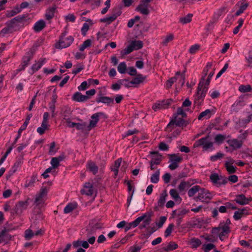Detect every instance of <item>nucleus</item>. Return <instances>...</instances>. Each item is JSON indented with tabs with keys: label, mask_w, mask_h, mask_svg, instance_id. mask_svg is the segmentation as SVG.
I'll return each mask as SVG.
<instances>
[{
	"label": "nucleus",
	"mask_w": 252,
	"mask_h": 252,
	"mask_svg": "<svg viewBox=\"0 0 252 252\" xmlns=\"http://www.w3.org/2000/svg\"><path fill=\"white\" fill-rule=\"evenodd\" d=\"M245 105L246 103L243 100H239L238 101H236L234 104V105L235 106L236 109H243V107Z\"/></svg>",
	"instance_id": "nucleus-63"
},
{
	"label": "nucleus",
	"mask_w": 252,
	"mask_h": 252,
	"mask_svg": "<svg viewBox=\"0 0 252 252\" xmlns=\"http://www.w3.org/2000/svg\"><path fill=\"white\" fill-rule=\"evenodd\" d=\"M212 115L211 111H202L198 116V119L203 120V118L206 119H209Z\"/></svg>",
	"instance_id": "nucleus-43"
},
{
	"label": "nucleus",
	"mask_w": 252,
	"mask_h": 252,
	"mask_svg": "<svg viewBox=\"0 0 252 252\" xmlns=\"http://www.w3.org/2000/svg\"><path fill=\"white\" fill-rule=\"evenodd\" d=\"M174 38V36L172 33H169L163 38L161 44L163 46H166L169 42L172 41Z\"/></svg>",
	"instance_id": "nucleus-39"
},
{
	"label": "nucleus",
	"mask_w": 252,
	"mask_h": 252,
	"mask_svg": "<svg viewBox=\"0 0 252 252\" xmlns=\"http://www.w3.org/2000/svg\"><path fill=\"white\" fill-rule=\"evenodd\" d=\"M215 245L213 244H208L203 245V250L204 252H209L211 250L215 249Z\"/></svg>",
	"instance_id": "nucleus-59"
},
{
	"label": "nucleus",
	"mask_w": 252,
	"mask_h": 252,
	"mask_svg": "<svg viewBox=\"0 0 252 252\" xmlns=\"http://www.w3.org/2000/svg\"><path fill=\"white\" fill-rule=\"evenodd\" d=\"M239 90L242 93L250 92L252 90V87L250 85H241L239 88Z\"/></svg>",
	"instance_id": "nucleus-54"
},
{
	"label": "nucleus",
	"mask_w": 252,
	"mask_h": 252,
	"mask_svg": "<svg viewBox=\"0 0 252 252\" xmlns=\"http://www.w3.org/2000/svg\"><path fill=\"white\" fill-rule=\"evenodd\" d=\"M45 21L43 20H40L35 23L33 29L35 32H39L45 27Z\"/></svg>",
	"instance_id": "nucleus-27"
},
{
	"label": "nucleus",
	"mask_w": 252,
	"mask_h": 252,
	"mask_svg": "<svg viewBox=\"0 0 252 252\" xmlns=\"http://www.w3.org/2000/svg\"><path fill=\"white\" fill-rule=\"evenodd\" d=\"M209 136L200 138L195 141L194 143V147H198L202 146L203 149L207 150L213 147V144L211 141H208Z\"/></svg>",
	"instance_id": "nucleus-10"
},
{
	"label": "nucleus",
	"mask_w": 252,
	"mask_h": 252,
	"mask_svg": "<svg viewBox=\"0 0 252 252\" xmlns=\"http://www.w3.org/2000/svg\"><path fill=\"white\" fill-rule=\"evenodd\" d=\"M248 211L245 208L239 209L234 212L233 218L235 220H240L245 214H247Z\"/></svg>",
	"instance_id": "nucleus-29"
},
{
	"label": "nucleus",
	"mask_w": 252,
	"mask_h": 252,
	"mask_svg": "<svg viewBox=\"0 0 252 252\" xmlns=\"http://www.w3.org/2000/svg\"><path fill=\"white\" fill-rule=\"evenodd\" d=\"M100 228H101V227L98 223H96L94 225H89L86 229V238H89L91 236H94L96 231Z\"/></svg>",
	"instance_id": "nucleus-18"
},
{
	"label": "nucleus",
	"mask_w": 252,
	"mask_h": 252,
	"mask_svg": "<svg viewBox=\"0 0 252 252\" xmlns=\"http://www.w3.org/2000/svg\"><path fill=\"white\" fill-rule=\"evenodd\" d=\"M57 98V95L56 93H53L52 96L51 102L49 104L50 109L53 110L55 109V103Z\"/></svg>",
	"instance_id": "nucleus-50"
},
{
	"label": "nucleus",
	"mask_w": 252,
	"mask_h": 252,
	"mask_svg": "<svg viewBox=\"0 0 252 252\" xmlns=\"http://www.w3.org/2000/svg\"><path fill=\"white\" fill-rule=\"evenodd\" d=\"M210 179L213 185L217 187L224 185L227 183V179L226 177L219 176L217 173L211 174L210 176Z\"/></svg>",
	"instance_id": "nucleus-9"
},
{
	"label": "nucleus",
	"mask_w": 252,
	"mask_h": 252,
	"mask_svg": "<svg viewBox=\"0 0 252 252\" xmlns=\"http://www.w3.org/2000/svg\"><path fill=\"white\" fill-rule=\"evenodd\" d=\"M246 59L248 63V66L252 67V51L249 52L248 56L246 57Z\"/></svg>",
	"instance_id": "nucleus-64"
},
{
	"label": "nucleus",
	"mask_w": 252,
	"mask_h": 252,
	"mask_svg": "<svg viewBox=\"0 0 252 252\" xmlns=\"http://www.w3.org/2000/svg\"><path fill=\"white\" fill-rule=\"evenodd\" d=\"M190 183L189 181H182L178 186V189L180 192L185 190L187 188L190 186Z\"/></svg>",
	"instance_id": "nucleus-42"
},
{
	"label": "nucleus",
	"mask_w": 252,
	"mask_h": 252,
	"mask_svg": "<svg viewBox=\"0 0 252 252\" xmlns=\"http://www.w3.org/2000/svg\"><path fill=\"white\" fill-rule=\"evenodd\" d=\"M116 18L112 16V15L107 18H103L100 19V22H105L107 23L108 24H110L111 22L114 21Z\"/></svg>",
	"instance_id": "nucleus-62"
},
{
	"label": "nucleus",
	"mask_w": 252,
	"mask_h": 252,
	"mask_svg": "<svg viewBox=\"0 0 252 252\" xmlns=\"http://www.w3.org/2000/svg\"><path fill=\"white\" fill-rule=\"evenodd\" d=\"M81 193L83 194L91 196L94 193L93 188H90L89 189H83L81 190Z\"/></svg>",
	"instance_id": "nucleus-57"
},
{
	"label": "nucleus",
	"mask_w": 252,
	"mask_h": 252,
	"mask_svg": "<svg viewBox=\"0 0 252 252\" xmlns=\"http://www.w3.org/2000/svg\"><path fill=\"white\" fill-rule=\"evenodd\" d=\"M32 117V114H31L28 115V116H27V118L26 119L25 122L24 123L23 125L19 128V129L18 131V135H17V137L14 139V141L12 144L13 145L17 143L18 139L20 137V136L21 135L22 132L26 128L27 126L29 123V121L30 120Z\"/></svg>",
	"instance_id": "nucleus-15"
},
{
	"label": "nucleus",
	"mask_w": 252,
	"mask_h": 252,
	"mask_svg": "<svg viewBox=\"0 0 252 252\" xmlns=\"http://www.w3.org/2000/svg\"><path fill=\"white\" fill-rule=\"evenodd\" d=\"M226 138L225 135H222L221 134H217L215 138V142L219 144H221L225 140Z\"/></svg>",
	"instance_id": "nucleus-48"
},
{
	"label": "nucleus",
	"mask_w": 252,
	"mask_h": 252,
	"mask_svg": "<svg viewBox=\"0 0 252 252\" xmlns=\"http://www.w3.org/2000/svg\"><path fill=\"white\" fill-rule=\"evenodd\" d=\"M227 143L233 150H237L242 148L243 143L242 141L239 140L237 138H233L227 140Z\"/></svg>",
	"instance_id": "nucleus-16"
},
{
	"label": "nucleus",
	"mask_w": 252,
	"mask_h": 252,
	"mask_svg": "<svg viewBox=\"0 0 252 252\" xmlns=\"http://www.w3.org/2000/svg\"><path fill=\"white\" fill-rule=\"evenodd\" d=\"M122 13L121 7L116 6L112 9V15L116 19L120 16Z\"/></svg>",
	"instance_id": "nucleus-49"
},
{
	"label": "nucleus",
	"mask_w": 252,
	"mask_h": 252,
	"mask_svg": "<svg viewBox=\"0 0 252 252\" xmlns=\"http://www.w3.org/2000/svg\"><path fill=\"white\" fill-rule=\"evenodd\" d=\"M168 194L166 190H163L160 195V197L158 201V206L159 207H162L166 200V197Z\"/></svg>",
	"instance_id": "nucleus-30"
},
{
	"label": "nucleus",
	"mask_w": 252,
	"mask_h": 252,
	"mask_svg": "<svg viewBox=\"0 0 252 252\" xmlns=\"http://www.w3.org/2000/svg\"><path fill=\"white\" fill-rule=\"evenodd\" d=\"M122 162V158H119L117 159L115 162L113 166L111 167V170L114 172V174L115 176H117L119 172V168L120 166L121 163Z\"/></svg>",
	"instance_id": "nucleus-34"
},
{
	"label": "nucleus",
	"mask_w": 252,
	"mask_h": 252,
	"mask_svg": "<svg viewBox=\"0 0 252 252\" xmlns=\"http://www.w3.org/2000/svg\"><path fill=\"white\" fill-rule=\"evenodd\" d=\"M149 4H146L144 0H140L139 4L136 7L135 10L145 15L150 13Z\"/></svg>",
	"instance_id": "nucleus-13"
},
{
	"label": "nucleus",
	"mask_w": 252,
	"mask_h": 252,
	"mask_svg": "<svg viewBox=\"0 0 252 252\" xmlns=\"http://www.w3.org/2000/svg\"><path fill=\"white\" fill-rule=\"evenodd\" d=\"M65 32L63 33L60 38L55 44V47L57 49H63L69 47L73 42L74 38L71 36L65 37Z\"/></svg>",
	"instance_id": "nucleus-4"
},
{
	"label": "nucleus",
	"mask_w": 252,
	"mask_h": 252,
	"mask_svg": "<svg viewBox=\"0 0 252 252\" xmlns=\"http://www.w3.org/2000/svg\"><path fill=\"white\" fill-rule=\"evenodd\" d=\"M237 5L240 7L239 9L235 13V15L237 16L240 15L241 14L244 12V11L249 6V3L247 2H245L244 0H242V1L238 2Z\"/></svg>",
	"instance_id": "nucleus-22"
},
{
	"label": "nucleus",
	"mask_w": 252,
	"mask_h": 252,
	"mask_svg": "<svg viewBox=\"0 0 252 252\" xmlns=\"http://www.w3.org/2000/svg\"><path fill=\"white\" fill-rule=\"evenodd\" d=\"M46 59H41L38 62L33 64L32 66V73H34L40 69L41 66L46 63Z\"/></svg>",
	"instance_id": "nucleus-28"
},
{
	"label": "nucleus",
	"mask_w": 252,
	"mask_h": 252,
	"mask_svg": "<svg viewBox=\"0 0 252 252\" xmlns=\"http://www.w3.org/2000/svg\"><path fill=\"white\" fill-rule=\"evenodd\" d=\"M9 230L5 227L0 228V242L7 243L11 239V235L8 233Z\"/></svg>",
	"instance_id": "nucleus-14"
},
{
	"label": "nucleus",
	"mask_w": 252,
	"mask_h": 252,
	"mask_svg": "<svg viewBox=\"0 0 252 252\" xmlns=\"http://www.w3.org/2000/svg\"><path fill=\"white\" fill-rule=\"evenodd\" d=\"M92 43V41L90 39H87L85 40L82 44H81L79 47V50L80 51H83L84 50L90 46H91Z\"/></svg>",
	"instance_id": "nucleus-47"
},
{
	"label": "nucleus",
	"mask_w": 252,
	"mask_h": 252,
	"mask_svg": "<svg viewBox=\"0 0 252 252\" xmlns=\"http://www.w3.org/2000/svg\"><path fill=\"white\" fill-rule=\"evenodd\" d=\"M47 192L48 191L46 188H42L40 193L36 196L35 202H38L40 201L44 196L46 195Z\"/></svg>",
	"instance_id": "nucleus-40"
},
{
	"label": "nucleus",
	"mask_w": 252,
	"mask_h": 252,
	"mask_svg": "<svg viewBox=\"0 0 252 252\" xmlns=\"http://www.w3.org/2000/svg\"><path fill=\"white\" fill-rule=\"evenodd\" d=\"M72 98L73 100L77 102H83L88 99V96L82 94L80 92H76L73 94Z\"/></svg>",
	"instance_id": "nucleus-24"
},
{
	"label": "nucleus",
	"mask_w": 252,
	"mask_h": 252,
	"mask_svg": "<svg viewBox=\"0 0 252 252\" xmlns=\"http://www.w3.org/2000/svg\"><path fill=\"white\" fill-rule=\"evenodd\" d=\"M201 241L198 238H192L191 241V245L193 248H196L201 245Z\"/></svg>",
	"instance_id": "nucleus-56"
},
{
	"label": "nucleus",
	"mask_w": 252,
	"mask_h": 252,
	"mask_svg": "<svg viewBox=\"0 0 252 252\" xmlns=\"http://www.w3.org/2000/svg\"><path fill=\"white\" fill-rule=\"evenodd\" d=\"M169 160V162L171 164L168 167L171 170H174L179 167V164L183 160V158L179 155V154H174L168 155Z\"/></svg>",
	"instance_id": "nucleus-7"
},
{
	"label": "nucleus",
	"mask_w": 252,
	"mask_h": 252,
	"mask_svg": "<svg viewBox=\"0 0 252 252\" xmlns=\"http://www.w3.org/2000/svg\"><path fill=\"white\" fill-rule=\"evenodd\" d=\"M153 215V213L152 212H147L143 214L141 216L138 217L142 218V221H143L142 223L139 226V228L140 229L146 228L147 226L150 224L152 220L151 217Z\"/></svg>",
	"instance_id": "nucleus-11"
},
{
	"label": "nucleus",
	"mask_w": 252,
	"mask_h": 252,
	"mask_svg": "<svg viewBox=\"0 0 252 252\" xmlns=\"http://www.w3.org/2000/svg\"><path fill=\"white\" fill-rule=\"evenodd\" d=\"M23 18L24 17L22 16H18L6 22L5 24L7 27L12 30V28L17 25L18 23L21 22L23 21Z\"/></svg>",
	"instance_id": "nucleus-19"
},
{
	"label": "nucleus",
	"mask_w": 252,
	"mask_h": 252,
	"mask_svg": "<svg viewBox=\"0 0 252 252\" xmlns=\"http://www.w3.org/2000/svg\"><path fill=\"white\" fill-rule=\"evenodd\" d=\"M169 194L171 197L176 201H179L181 202L182 200L181 197L180 196L178 191L175 189H171L169 191Z\"/></svg>",
	"instance_id": "nucleus-38"
},
{
	"label": "nucleus",
	"mask_w": 252,
	"mask_h": 252,
	"mask_svg": "<svg viewBox=\"0 0 252 252\" xmlns=\"http://www.w3.org/2000/svg\"><path fill=\"white\" fill-rule=\"evenodd\" d=\"M34 236V232L30 229H28L25 231V238L27 240H30Z\"/></svg>",
	"instance_id": "nucleus-51"
},
{
	"label": "nucleus",
	"mask_w": 252,
	"mask_h": 252,
	"mask_svg": "<svg viewBox=\"0 0 252 252\" xmlns=\"http://www.w3.org/2000/svg\"><path fill=\"white\" fill-rule=\"evenodd\" d=\"M201 190V187L198 185H195L191 188L188 191V195L189 197L194 195Z\"/></svg>",
	"instance_id": "nucleus-33"
},
{
	"label": "nucleus",
	"mask_w": 252,
	"mask_h": 252,
	"mask_svg": "<svg viewBox=\"0 0 252 252\" xmlns=\"http://www.w3.org/2000/svg\"><path fill=\"white\" fill-rule=\"evenodd\" d=\"M173 100L171 99L163 100L161 101H158L153 105V109H167Z\"/></svg>",
	"instance_id": "nucleus-12"
},
{
	"label": "nucleus",
	"mask_w": 252,
	"mask_h": 252,
	"mask_svg": "<svg viewBox=\"0 0 252 252\" xmlns=\"http://www.w3.org/2000/svg\"><path fill=\"white\" fill-rule=\"evenodd\" d=\"M143 44L140 40H132L130 44L121 52L122 56L129 54L134 50H137L143 47Z\"/></svg>",
	"instance_id": "nucleus-5"
},
{
	"label": "nucleus",
	"mask_w": 252,
	"mask_h": 252,
	"mask_svg": "<svg viewBox=\"0 0 252 252\" xmlns=\"http://www.w3.org/2000/svg\"><path fill=\"white\" fill-rule=\"evenodd\" d=\"M178 248V245L174 242H170L168 245L166 247H163V249L166 252L176 250Z\"/></svg>",
	"instance_id": "nucleus-44"
},
{
	"label": "nucleus",
	"mask_w": 252,
	"mask_h": 252,
	"mask_svg": "<svg viewBox=\"0 0 252 252\" xmlns=\"http://www.w3.org/2000/svg\"><path fill=\"white\" fill-rule=\"evenodd\" d=\"M126 69V64L125 62L121 63L118 66V71L122 74L125 73Z\"/></svg>",
	"instance_id": "nucleus-52"
},
{
	"label": "nucleus",
	"mask_w": 252,
	"mask_h": 252,
	"mask_svg": "<svg viewBox=\"0 0 252 252\" xmlns=\"http://www.w3.org/2000/svg\"><path fill=\"white\" fill-rule=\"evenodd\" d=\"M173 213L175 214V217H182L183 218L184 216L186 214L187 211L185 210H181L178 211L175 210L173 212Z\"/></svg>",
	"instance_id": "nucleus-60"
},
{
	"label": "nucleus",
	"mask_w": 252,
	"mask_h": 252,
	"mask_svg": "<svg viewBox=\"0 0 252 252\" xmlns=\"http://www.w3.org/2000/svg\"><path fill=\"white\" fill-rule=\"evenodd\" d=\"M29 205L28 201H19L16 205L17 212H21L23 210H25Z\"/></svg>",
	"instance_id": "nucleus-32"
},
{
	"label": "nucleus",
	"mask_w": 252,
	"mask_h": 252,
	"mask_svg": "<svg viewBox=\"0 0 252 252\" xmlns=\"http://www.w3.org/2000/svg\"><path fill=\"white\" fill-rule=\"evenodd\" d=\"M231 221L227 219L225 221H221L218 227H213L211 230V234L213 237H219L221 241L224 240L225 237H228V234L231 232L230 225Z\"/></svg>",
	"instance_id": "nucleus-1"
},
{
	"label": "nucleus",
	"mask_w": 252,
	"mask_h": 252,
	"mask_svg": "<svg viewBox=\"0 0 252 252\" xmlns=\"http://www.w3.org/2000/svg\"><path fill=\"white\" fill-rule=\"evenodd\" d=\"M102 113H96L91 116V120L88 125L86 123H77L76 128L78 130H86L89 131L94 128L99 121V117L102 115Z\"/></svg>",
	"instance_id": "nucleus-2"
},
{
	"label": "nucleus",
	"mask_w": 252,
	"mask_h": 252,
	"mask_svg": "<svg viewBox=\"0 0 252 252\" xmlns=\"http://www.w3.org/2000/svg\"><path fill=\"white\" fill-rule=\"evenodd\" d=\"M160 169H157L156 172L152 174L151 177V182L154 184H157L159 180Z\"/></svg>",
	"instance_id": "nucleus-41"
},
{
	"label": "nucleus",
	"mask_w": 252,
	"mask_h": 252,
	"mask_svg": "<svg viewBox=\"0 0 252 252\" xmlns=\"http://www.w3.org/2000/svg\"><path fill=\"white\" fill-rule=\"evenodd\" d=\"M87 169L93 173L94 175H95L98 170L97 166L92 161H89L87 162Z\"/></svg>",
	"instance_id": "nucleus-26"
},
{
	"label": "nucleus",
	"mask_w": 252,
	"mask_h": 252,
	"mask_svg": "<svg viewBox=\"0 0 252 252\" xmlns=\"http://www.w3.org/2000/svg\"><path fill=\"white\" fill-rule=\"evenodd\" d=\"M252 114L249 115L247 119H243L239 121L240 124H242V126H246L252 119Z\"/></svg>",
	"instance_id": "nucleus-55"
},
{
	"label": "nucleus",
	"mask_w": 252,
	"mask_h": 252,
	"mask_svg": "<svg viewBox=\"0 0 252 252\" xmlns=\"http://www.w3.org/2000/svg\"><path fill=\"white\" fill-rule=\"evenodd\" d=\"M124 82H128V80L126 79L120 80L118 81V83L113 84L111 88L114 90H118L121 88V85L124 84Z\"/></svg>",
	"instance_id": "nucleus-46"
},
{
	"label": "nucleus",
	"mask_w": 252,
	"mask_h": 252,
	"mask_svg": "<svg viewBox=\"0 0 252 252\" xmlns=\"http://www.w3.org/2000/svg\"><path fill=\"white\" fill-rule=\"evenodd\" d=\"M98 102L106 103L108 105H110L114 103L113 99L107 96L100 97L99 98Z\"/></svg>",
	"instance_id": "nucleus-45"
},
{
	"label": "nucleus",
	"mask_w": 252,
	"mask_h": 252,
	"mask_svg": "<svg viewBox=\"0 0 252 252\" xmlns=\"http://www.w3.org/2000/svg\"><path fill=\"white\" fill-rule=\"evenodd\" d=\"M77 207L76 203H69L66 205L63 209L64 214H68L73 211Z\"/></svg>",
	"instance_id": "nucleus-35"
},
{
	"label": "nucleus",
	"mask_w": 252,
	"mask_h": 252,
	"mask_svg": "<svg viewBox=\"0 0 252 252\" xmlns=\"http://www.w3.org/2000/svg\"><path fill=\"white\" fill-rule=\"evenodd\" d=\"M234 201L238 204L244 205L247 204L249 202V199H248L245 195L243 194H238L236 196Z\"/></svg>",
	"instance_id": "nucleus-23"
},
{
	"label": "nucleus",
	"mask_w": 252,
	"mask_h": 252,
	"mask_svg": "<svg viewBox=\"0 0 252 252\" xmlns=\"http://www.w3.org/2000/svg\"><path fill=\"white\" fill-rule=\"evenodd\" d=\"M174 227V225L173 223H170L168 226V227L166 229L165 232H164V236L165 237H167L171 235V234L173 230Z\"/></svg>",
	"instance_id": "nucleus-53"
},
{
	"label": "nucleus",
	"mask_w": 252,
	"mask_h": 252,
	"mask_svg": "<svg viewBox=\"0 0 252 252\" xmlns=\"http://www.w3.org/2000/svg\"><path fill=\"white\" fill-rule=\"evenodd\" d=\"M238 23L239 24L238 26L235 28L233 32V33L235 34H237L239 32L240 29L241 28L244 23V20L242 18L239 19Z\"/></svg>",
	"instance_id": "nucleus-58"
},
{
	"label": "nucleus",
	"mask_w": 252,
	"mask_h": 252,
	"mask_svg": "<svg viewBox=\"0 0 252 252\" xmlns=\"http://www.w3.org/2000/svg\"><path fill=\"white\" fill-rule=\"evenodd\" d=\"M151 160L150 163L159 164L161 161V155L158 152L151 151L150 152Z\"/></svg>",
	"instance_id": "nucleus-17"
},
{
	"label": "nucleus",
	"mask_w": 252,
	"mask_h": 252,
	"mask_svg": "<svg viewBox=\"0 0 252 252\" xmlns=\"http://www.w3.org/2000/svg\"><path fill=\"white\" fill-rule=\"evenodd\" d=\"M204 72V75H203L201 78V80L198 84V88H197V92L195 96L194 101V105L195 106H198L203 101V98L201 96L199 95V92L201 91L206 76L207 75V70L205 71V70L203 71Z\"/></svg>",
	"instance_id": "nucleus-8"
},
{
	"label": "nucleus",
	"mask_w": 252,
	"mask_h": 252,
	"mask_svg": "<svg viewBox=\"0 0 252 252\" xmlns=\"http://www.w3.org/2000/svg\"><path fill=\"white\" fill-rule=\"evenodd\" d=\"M47 122L45 121H42L41 126L39 127L37 129V132L40 134L42 135L44 133L45 130L47 129L48 128V124Z\"/></svg>",
	"instance_id": "nucleus-36"
},
{
	"label": "nucleus",
	"mask_w": 252,
	"mask_h": 252,
	"mask_svg": "<svg viewBox=\"0 0 252 252\" xmlns=\"http://www.w3.org/2000/svg\"><path fill=\"white\" fill-rule=\"evenodd\" d=\"M146 76H143L141 74H138L136 77L133 78L129 83L131 84L138 85L142 83L145 79Z\"/></svg>",
	"instance_id": "nucleus-31"
},
{
	"label": "nucleus",
	"mask_w": 252,
	"mask_h": 252,
	"mask_svg": "<svg viewBox=\"0 0 252 252\" xmlns=\"http://www.w3.org/2000/svg\"><path fill=\"white\" fill-rule=\"evenodd\" d=\"M57 7L55 6L48 7L45 12V18L48 21L51 20L54 17Z\"/></svg>",
	"instance_id": "nucleus-20"
},
{
	"label": "nucleus",
	"mask_w": 252,
	"mask_h": 252,
	"mask_svg": "<svg viewBox=\"0 0 252 252\" xmlns=\"http://www.w3.org/2000/svg\"><path fill=\"white\" fill-rule=\"evenodd\" d=\"M142 218H137L134 221L128 223L125 226V231L126 232L131 228H135L142 221Z\"/></svg>",
	"instance_id": "nucleus-25"
},
{
	"label": "nucleus",
	"mask_w": 252,
	"mask_h": 252,
	"mask_svg": "<svg viewBox=\"0 0 252 252\" xmlns=\"http://www.w3.org/2000/svg\"><path fill=\"white\" fill-rule=\"evenodd\" d=\"M213 195V193L209 190L201 188V190L199 191L198 195L194 197L193 199L196 201H201L202 202H208L212 198Z\"/></svg>",
	"instance_id": "nucleus-3"
},
{
	"label": "nucleus",
	"mask_w": 252,
	"mask_h": 252,
	"mask_svg": "<svg viewBox=\"0 0 252 252\" xmlns=\"http://www.w3.org/2000/svg\"><path fill=\"white\" fill-rule=\"evenodd\" d=\"M30 54L28 53V55L26 56H25L23 58V61L21 65H20V67L19 69H17V72H19L20 71L22 70H24L25 68V67L28 66V65L29 63V62L32 58V55H30Z\"/></svg>",
	"instance_id": "nucleus-21"
},
{
	"label": "nucleus",
	"mask_w": 252,
	"mask_h": 252,
	"mask_svg": "<svg viewBox=\"0 0 252 252\" xmlns=\"http://www.w3.org/2000/svg\"><path fill=\"white\" fill-rule=\"evenodd\" d=\"M193 15L189 13L184 17H181L179 19V22L182 24H186L191 22Z\"/></svg>",
	"instance_id": "nucleus-37"
},
{
	"label": "nucleus",
	"mask_w": 252,
	"mask_h": 252,
	"mask_svg": "<svg viewBox=\"0 0 252 252\" xmlns=\"http://www.w3.org/2000/svg\"><path fill=\"white\" fill-rule=\"evenodd\" d=\"M248 135L247 131H244L243 133L238 135L237 139L242 141L243 144Z\"/></svg>",
	"instance_id": "nucleus-61"
},
{
	"label": "nucleus",
	"mask_w": 252,
	"mask_h": 252,
	"mask_svg": "<svg viewBox=\"0 0 252 252\" xmlns=\"http://www.w3.org/2000/svg\"><path fill=\"white\" fill-rule=\"evenodd\" d=\"M174 125L178 126H186L187 123L179 115H178L177 112L173 115V118L168 124L166 128L172 129Z\"/></svg>",
	"instance_id": "nucleus-6"
}]
</instances>
